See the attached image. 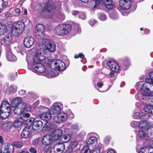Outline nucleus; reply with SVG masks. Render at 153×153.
<instances>
[{
	"label": "nucleus",
	"mask_w": 153,
	"mask_h": 153,
	"mask_svg": "<svg viewBox=\"0 0 153 153\" xmlns=\"http://www.w3.org/2000/svg\"><path fill=\"white\" fill-rule=\"evenodd\" d=\"M45 42L44 45L40 43L39 44V51L35 54L33 58L34 63L32 67L35 72L42 73L45 71L43 64L48 63L49 59L46 58L45 55L55 51L54 45L52 42L49 43L46 40Z\"/></svg>",
	"instance_id": "1"
},
{
	"label": "nucleus",
	"mask_w": 153,
	"mask_h": 153,
	"mask_svg": "<svg viewBox=\"0 0 153 153\" xmlns=\"http://www.w3.org/2000/svg\"><path fill=\"white\" fill-rule=\"evenodd\" d=\"M71 27L69 24H60L54 28V33L59 36H64L67 34L71 30Z\"/></svg>",
	"instance_id": "2"
},
{
	"label": "nucleus",
	"mask_w": 153,
	"mask_h": 153,
	"mask_svg": "<svg viewBox=\"0 0 153 153\" xmlns=\"http://www.w3.org/2000/svg\"><path fill=\"white\" fill-rule=\"evenodd\" d=\"M25 28L24 23L20 21L15 22L12 26L11 32L12 34L15 36H18L21 34Z\"/></svg>",
	"instance_id": "3"
},
{
	"label": "nucleus",
	"mask_w": 153,
	"mask_h": 153,
	"mask_svg": "<svg viewBox=\"0 0 153 153\" xmlns=\"http://www.w3.org/2000/svg\"><path fill=\"white\" fill-rule=\"evenodd\" d=\"M55 7L50 3L46 4L42 9L41 15L44 17L49 18L51 17L54 14Z\"/></svg>",
	"instance_id": "4"
},
{
	"label": "nucleus",
	"mask_w": 153,
	"mask_h": 153,
	"mask_svg": "<svg viewBox=\"0 0 153 153\" xmlns=\"http://www.w3.org/2000/svg\"><path fill=\"white\" fill-rule=\"evenodd\" d=\"M47 125L45 126V127L46 128V130L50 131V132H53L51 135L54 141L59 140L61 137L62 133V131L60 129H57L54 131L53 128H50L51 126L47 127Z\"/></svg>",
	"instance_id": "5"
},
{
	"label": "nucleus",
	"mask_w": 153,
	"mask_h": 153,
	"mask_svg": "<svg viewBox=\"0 0 153 153\" xmlns=\"http://www.w3.org/2000/svg\"><path fill=\"white\" fill-rule=\"evenodd\" d=\"M49 64L54 65L55 66L54 68L55 70L59 71H62L64 70L65 68V64L62 61L58 60L56 61H52L51 59H48Z\"/></svg>",
	"instance_id": "6"
},
{
	"label": "nucleus",
	"mask_w": 153,
	"mask_h": 153,
	"mask_svg": "<svg viewBox=\"0 0 153 153\" xmlns=\"http://www.w3.org/2000/svg\"><path fill=\"white\" fill-rule=\"evenodd\" d=\"M68 118V115L65 113H61L54 116V121L58 123H60L65 121Z\"/></svg>",
	"instance_id": "7"
},
{
	"label": "nucleus",
	"mask_w": 153,
	"mask_h": 153,
	"mask_svg": "<svg viewBox=\"0 0 153 153\" xmlns=\"http://www.w3.org/2000/svg\"><path fill=\"white\" fill-rule=\"evenodd\" d=\"M146 83H143L141 85L140 92L145 96H153V91H152L148 88V85Z\"/></svg>",
	"instance_id": "8"
},
{
	"label": "nucleus",
	"mask_w": 153,
	"mask_h": 153,
	"mask_svg": "<svg viewBox=\"0 0 153 153\" xmlns=\"http://www.w3.org/2000/svg\"><path fill=\"white\" fill-rule=\"evenodd\" d=\"M14 151V146L11 144H8L6 145H2L0 150V153H11Z\"/></svg>",
	"instance_id": "9"
},
{
	"label": "nucleus",
	"mask_w": 153,
	"mask_h": 153,
	"mask_svg": "<svg viewBox=\"0 0 153 153\" xmlns=\"http://www.w3.org/2000/svg\"><path fill=\"white\" fill-rule=\"evenodd\" d=\"M26 103L24 102H22L14 110V112L16 114L19 115L22 114L25 111Z\"/></svg>",
	"instance_id": "10"
},
{
	"label": "nucleus",
	"mask_w": 153,
	"mask_h": 153,
	"mask_svg": "<svg viewBox=\"0 0 153 153\" xmlns=\"http://www.w3.org/2000/svg\"><path fill=\"white\" fill-rule=\"evenodd\" d=\"M62 107V105L60 103L54 104L51 106L50 112L52 114H57L60 112Z\"/></svg>",
	"instance_id": "11"
},
{
	"label": "nucleus",
	"mask_w": 153,
	"mask_h": 153,
	"mask_svg": "<svg viewBox=\"0 0 153 153\" xmlns=\"http://www.w3.org/2000/svg\"><path fill=\"white\" fill-rule=\"evenodd\" d=\"M108 66L112 71L115 72L119 71V67L118 64L114 60H109L107 63Z\"/></svg>",
	"instance_id": "12"
},
{
	"label": "nucleus",
	"mask_w": 153,
	"mask_h": 153,
	"mask_svg": "<svg viewBox=\"0 0 153 153\" xmlns=\"http://www.w3.org/2000/svg\"><path fill=\"white\" fill-rule=\"evenodd\" d=\"M24 44L26 48H29L34 44V41L33 37L31 36H27L24 39Z\"/></svg>",
	"instance_id": "13"
},
{
	"label": "nucleus",
	"mask_w": 153,
	"mask_h": 153,
	"mask_svg": "<svg viewBox=\"0 0 153 153\" xmlns=\"http://www.w3.org/2000/svg\"><path fill=\"white\" fill-rule=\"evenodd\" d=\"M133 0H120L119 2L120 6L123 9L128 10L131 6V3Z\"/></svg>",
	"instance_id": "14"
},
{
	"label": "nucleus",
	"mask_w": 153,
	"mask_h": 153,
	"mask_svg": "<svg viewBox=\"0 0 153 153\" xmlns=\"http://www.w3.org/2000/svg\"><path fill=\"white\" fill-rule=\"evenodd\" d=\"M36 33V36L37 38L38 39L40 40V41H39V42H38V46L39 47V44L40 43H42V44L44 45L45 44V41H46V40H47L48 41V42H49V43L51 42H51L53 43V44H54V45L55 50L56 49V46H55V44H54V42L53 41H52L51 40H48L47 39H44V33Z\"/></svg>",
	"instance_id": "15"
},
{
	"label": "nucleus",
	"mask_w": 153,
	"mask_h": 153,
	"mask_svg": "<svg viewBox=\"0 0 153 153\" xmlns=\"http://www.w3.org/2000/svg\"><path fill=\"white\" fill-rule=\"evenodd\" d=\"M12 39L11 35L7 34L2 38L1 40V43L5 46H8L11 43Z\"/></svg>",
	"instance_id": "16"
},
{
	"label": "nucleus",
	"mask_w": 153,
	"mask_h": 153,
	"mask_svg": "<svg viewBox=\"0 0 153 153\" xmlns=\"http://www.w3.org/2000/svg\"><path fill=\"white\" fill-rule=\"evenodd\" d=\"M51 135H47L44 137L42 140V143L45 145H48L54 141Z\"/></svg>",
	"instance_id": "17"
},
{
	"label": "nucleus",
	"mask_w": 153,
	"mask_h": 153,
	"mask_svg": "<svg viewBox=\"0 0 153 153\" xmlns=\"http://www.w3.org/2000/svg\"><path fill=\"white\" fill-rule=\"evenodd\" d=\"M149 123L147 121L143 120L139 122L138 127L140 130H147L149 128Z\"/></svg>",
	"instance_id": "18"
},
{
	"label": "nucleus",
	"mask_w": 153,
	"mask_h": 153,
	"mask_svg": "<svg viewBox=\"0 0 153 153\" xmlns=\"http://www.w3.org/2000/svg\"><path fill=\"white\" fill-rule=\"evenodd\" d=\"M39 117L43 120L48 121L51 118V113L50 112H42L39 115Z\"/></svg>",
	"instance_id": "19"
},
{
	"label": "nucleus",
	"mask_w": 153,
	"mask_h": 153,
	"mask_svg": "<svg viewBox=\"0 0 153 153\" xmlns=\"http://www.w3.org/2000/svg\"><path fill=\"white\" fill-rule=\"evenodd\" d=\"M10 106L8 101H3L0 106V110L11 111Z\"/></svg>",
	"instance_id": "20"
},
{
	"label": "nucleus",
	"mask_w": 153,
	"mask_h": 153,
	"mask_svg": "<svg viewBox=\"0 0 153 153\" xmlns=\"http://www.w3.org/2000/svg\"><path fill=\"white\" fill-rule=\"evenodd\" d=\"M42 122L40 120L35 121L32 124L33 129L35 131H37L42 127Z\"/></svg>",
	"instance_id": "21"
},
{
	"label": "nucleus",
	"mask_w": 153,
	"mask_h": 153,
	"mask_svg": "<svg viewBox=\"0 0 153 153\" xmlns=\"http://www.w3.org/2000/svg\"><path fill=\"white\" fill-rule=\"evenodd\" d=\"M21 135L23 138H27L29 137L31 135L30 129L27 127L24 128L22 131Z\"/></svg>",
	"instance_id": "22"
},
{
	"label": "nucleus",
	"mask_w": 153,
	"mask_h": 153,
	"mask_svg": "<svg viewBox=\"0 0 153 153\" xmlns=\"http://www.w3.org/2000/svg\"><path fill=\"white\" fill-rule=\"evenodd\" d=\"M133 116L135 119H144V117H147L148 115V114L146 113H143L142 112L136 111L134 113Z\"/></svg>",
	"instance_id": "23"
},
{
	"label": "nucleus",
	"mask_w": 153,
	"mask_h": 153,
	"mask_svg": "<svg viewBox=\"0 0 153 153\" xmlns=\"http://www.w3.org/2000/svg\"><path fill=\"white\" fill-rule=\"evenodd\" d=\"M147 130H140L138 135L141 139L146 140L148 139L149 136L147 134Z\"/></svg>",
	"instance_id": "24"
},
{
	"label": "nucleus",
	"mask_w": 153,
	"mask_h": 153,
	"mask_svg": "<svg viewBox=\"0 0 153 153\" xmlns=\"http://www.w3.org/2000/svg\"><path fill=\"white\" fill-rule=\"evenodd\" d=\"M54 146L55 148L57 150V151L60 153H62L65 149V145L63 143H58L55 144Z\"/></svg>",
	"instance_id": "25"
},
{
	"label": "nucleus",
	"mask_w": 153,
	"mask_h": 153,
	"mask_svg": "<svg viewBox=\"0 0 153 153\" xmlns=\"http://www.w3.org/2000/svg\"><path fill=\"white\" fill-rule=\"evenodd\" d=\"M10 111L0 110V117L2 119L7 118L10 115Z\"/></svg>",
	"instance_id": "26"
},
{
	"label": "nucleus",
	"mask_w": 153,
	"mask_h": 153,
	"mask_svg": "<svg viewBox=\"0 0 153 153\" xmlns=\"http://www.w3.org/2000/svg\"><path fill=\"white\" fill-rule=\"evenodd\" d=\"M9 51L7 52V59L10 61L12 62L16 61V57L12 53L10 49H9Z\"/></svg>",
	"instance_id": "27"
},
{
	"label": "nucleus",
	"mask_w": 153,
	"mask_h": 153,
	"mask_svg": "<svg viewBox=\"0 0 153 153\" xmlns=\"http://www.w3.org/2000/svg\"><path fill=\"white\" fill-rule=\"evenodd\" d=\"M97 139L95 137L92 136L88 137L86 140V142L88 144H92L97 143Z\"/></svg>",
	"instance_id": "28"
},
{
	"label": "nucleus",
	"mask_w": 153,
	"mask_h": 153,
	"mask_svg": "<svg viewBox=\"0 0 153 153\" xmlns=\"http://www.w3.org/2000/svg\"><path fill=\"white\" fill-rule=\"evenodd\" d=\"M45 28L43 25L42 24H38L35 28L36 33H44Z\"/></svg>",
	"instance_id": "29"
},
{
	"label": "nucleus",
	"mask_w": 153,
	"mask_h": 153,
	"mask_svg": "<svg viewBox=\"0 0 153 153\" xmlns=\"http://www.w3.org/2000/svg\"><path fill=\"white\" fill-rule=\"evenodd\" d=\"M22 102V100L20 98L16 97L12 101L11 105L12 107L15 108Z\"/></svg>",
	"instance_id": "30"
},
{
	"label": "nucleus",
	"mask_w": 153,
	"mask_h": 153,
	"mask_svg": "<svg viewBox=\"0 0 153 153\" xmlns=\"http://www.w3.org/2000/svg\"><path fill=\"white\" fill-rule=\"evenodd\" d=\"M104 4L107 9H111L113 7L112 0H104Z\"/></svg>",
	"instance_id": "31"
},
{
	"label": "nucleus",
	"mask_w": 153,
	"mask_h": 153,
	"mask_svg": "<svg viewBox=\"0 0 153 153\" xmlns=\"http://www.w3.org/2000/svg\"><path fill=\"white\" fill-rule=\"evenodd\" d=\"M23 122L19 119H17L14 122L13 126L15 128H19L22 125Z\"/></svg>",
	"instance_id": "32"
},
{
	"label": "nucleus",
	"mask_w": 153,
	"mask_h": 153,
	"mask_svg": "<svg viewBox=\"0 0 153 153\" xmlns=\"http://www.w3.org/2000/svg\"><path fill=\"white\" fill-rule=\"evenodd\" d=\"M152 106L150 105H147L145 106L143 108V110L145 112H147L148 113H150L151 111V109Z\"/></svg>",
	"instance_id": "33"
},
{
	"label": "nucleus",
	"mask_w": 153,
	"mask_h": 153,
	"mask_svg": "<svg viewBox=\"0 0 153 153\" xmlns=\"http://www.w3.org/2000/svg\"><path fill=\"white\" fill-rule=\"evenodd\" d=\"M100 146H97L94 149L91 150L90 153H100Z\"/></svg>",
	"instance_id": "34"
},
{
	"label": "nucleus",
	"mask_w": 153,
	"mask_h": 153,
	"mask_svg": "<svg viewBox=\"0 0 153 153\" xmlns=\"http://www.w3.org/2000/svg\"><path fill=\"white\" fill-rule=\"evenodd\" d=\"M78 145V143L75 140H73L71 141L70 145V147L72 149L75 148Z\"/></svg>",
	"instance_id": "35"
},
{
	"label": "nucleus",
	"mask_w": 153,
	"mask_h": 153,
	"mask_svg": "<svg viewBox=\"0 0 153 153\" xmlns=\"http://www.w3.org/2000/svg\"><path fill=\"white\" fill-rule=\"evenodd\" d=\"M71 138L70 134H67L64 135L62 137V139H64L63 141L65 142H66L69 141Z\"/></svg>",
	"instance_id": "36"
},
{
	"label": "nucleus",
	"mask_w": 153,
	"mask_h": 153,
	"mask_svg": "<svg viewBox=\"0 0 153 153\" xmlns=\"http://www.w3.org/2000/svg\"><path fill=\"white\" fill-rule=\"evenodd\" d=\"M91 150L87 146H84L81 151V153H90Z\"/></svg>",
	"instance_id": "37"
},
{
	"label": "nucleus",
	"mask_w": 153,
	"mask_h": 153,
	"mask_svg": "<svg viewBox=\"0 0 153 153\" xmlns=\"http://www.w3.org/2000/svg\"><path fill=\"white\" fill-rule=\"evenodd\" d=\"M46 76L48 78H51L53 76V73L51 70H49L46 72Z\"/></svg>",
	"instance_id": "38"
},
{
	"label": "nucleus",
	"mask_w": 153,
	"mask_h": 153,
	"mask_svg": "<svg viewBox=\"0 0 153 153\" xmlns=\"http://www.w3.org/2000/svg\"><path fill=\"white\" fill-rule=\"evenodd\" d=\"M145 81V82L144 83H146V85H148V86L149 85H152V86H153V80L151 78H146Z\"/></svg>",
	"instance_id": "39"
},
{
	"label": "nucleus",
	"mask_w": 153,
	"mask_h": 153,
	"mask_svg": "<svg viewBox=\"0 0 153 153\" xmlns=\"http://www.w3.org/2000/svg\"><path fill=\"white\" fill-rule=\"evenodd\" d=\"M5 27L3 26L0 23V35H2L4 34L6 31Z\"/></svg>",
	"instance_id": "40"
},
{
	"label": "nucleus",
	"mask_w": 153,
	"mask_h": 153,
	"mask_svg": "<svg viewBox=\"0 0 153 153\" xmlns=\"http://www.w3.org/2000/svg\"><path fill=\"white\" fill-rule=\"evenodd\" d=\"M17 87L15 85H10L8 89L10 92H14L16 91Z\"/></svg>",
	"instance_id": "41"
},
{
	"label": "nucleus",
	"mask_w": 153,
	"mask_h": 153,
	"mask_svg": "<svg viewBox=\"0 0 153 153\" xmlns=\"http://www.w3.org/2000/svg\"><path fill=\"white\" fill-rule=\"evenodd\" d=\"M139 124V122L135 121H132L131 123V126L134 128L138 127Z\"/></svg>",
	"instance_id": "42"
},
{
	"label": "nucleus",
	"mask_w": 153,
	"mask_h": 153,
	"mask_svg": "<svg viewBox=\"0 0 153 153\" xmlns=\"http://www.w3.org/2000/svg\"><path fill=\"white\" fill-rule=\"evenodd\" d=\"M34 119L33 117L30 118L26 120V123L28 125H30L33 123L34 121Z\"/></svg>",
	"instance_id": "43"
},
{
	"label": "nucleus",
	"mask_w": 153,
	"mask_h": 153,
	"mask_svg": "<svg viewBox=\"0 0 153 153\" xmlns=\"http://www.w3.org/2000/svg\"><path fill=\"white\" fill-rule=\"evenodd\" d=\"M148 149H149L146 147L142 148L141 149L139 153H149L148 152H147V150L148 151H149Z\"/></svg>",
	"instance_id": "44"
},
{
	"label": "nucleus",
	"mask_w": 153,
	"mask_h": 153,
	"mask_svg": "<svg viewBox=\"0 0 153 153\" xmlns=\"http://www.w3.org/2000/svg\"><path fill=\"white\" fill-rule=\"evenodd\" d=\"M14 145L16 147L20 148L23 146V144L21 142H14Z\"/></svg>",
	"instance_id": "45"
},
{
	"label": "nucleus",
	"mask_w": 153,
	"mask_h": 153,
	"mask_svg": "<svg viewBox=\"0 0 153 153\" xmlns=\"http://www.w3.org/2000/svg\"><path fill=\"white\" fill-rule=\"evenodd\" d=\"M50 153H60L59 152L57 151V150L55 148V147L54 146L52 147L50 152Z\"/></svg>",
	"instance_id": "46"
},
{
	"label": "nucleus",
	"mask_w": 153,
	"mask_h": 153,
	"mask_svg": "<svg viewBox=\"0 0 153 153\" xmlns=\"http://www.w3.org/2000/svg\"><path fill=\"white\" fill-rule=\"evenodd\" d=\"M85 57L84 55L81 53H79V54H76L74 56V57L75 59H77L79 57L83 59Z\"/></svg>",
	"instance_id": "47"
},
{
	"label": "nucleus",
	"mask_w": 153,
	"mask_h": 153,
	"mask_svg": "<svg viewBox=\"0 0 153 153\" xmlns=\"http://www.w3.org/2000/svg\"><path fill=\"white\" fill-rule=\"evenodd\" d=\"M99 19L101 20H105L106 19V17L105 14H101L99 16Z\"/></svg>",
	"instance_id": "48"
},
{
	"label": "nucleus",
	"mask_w": 153,
	"mask_h": 153,
	"mask_svg": "<svg viewBox=\"0 0 153 153\" xmlns=\"http://www.w3.org/2000/svg\"><path fill=\"white\" fill-rule=\"evenodd\" d=\"M22 114H23V117L25 118H27L30 117V114L29 113L24 112H23Z\"/></svg>",
	"instance_id": "49"
},
{
	"label": "nucleus",
	"mask_w": 153,
	"mask_h": 153,
	"mask_svg": "<svg viewBox=\"0 0 153 153\" xmlns=\"http://www.w3.org/2000/svg\"><path fill=\"white\" fill-rule=\"evenodd\" d=\"M89 23L90 25L92 26L94 25L96 23V21L94 19H91L89 21Z\"/></svg>",
	"instance_id": "50"
},
{
	"label": "nucleus",
	"mask_w": 153,
	"mask_h": 153,
	"mask_svg": "<svg viewBox=\"0 0 153 153\" xmlns=\"http://www.w3.org/2000/svg\"><path fill=\"white\" fill-rule=\"evenodd\" d=\"M1 6L2 7L5 8L8 5V2L7 1H3Z\"/></svg>",
	"instance_id": "51"
},
{
	"label": "nucleus",
	"mask_w": 153,
	"mask_h": 153,
	"mask_svg": "<svg viewBox=\"0 0 153 153\" xmlns=\"http://www.w3.org/2000/svg\"><path fill=\"white\" fill-rule=\"evenodd\" d=\"M79 17L80 18L83 19H84L86 18L85 15L82 13H79Z\"/></svg>",
	"instance_id": "52"
},
{
	"label": "nucleus",
	"mask_w": 153,
	"mask_h": 153,
	"mask_svg": "<svg viewBox=\"0 0 153 153\" xmlns=\"http://www.w3.org/2000/svg\"><path fill=\"white\" fill-rule=\"evenodd\" d=\"M29 151L32 153H36L37 152L36 149L33 147L29 149Z\"/></svg>",
	"instance_id": "53"
},
{
	"label": "nucleus",
	"mask_w": 153,
	"mask_h": 153,
	"mask_svg": "<svg viewBox=\"0 0 153 153\" xmlns=\"http://www.w3.org/2000/svg\"><path fill=\"white\" fill-rule=\"evenodd\" d=\"M101 1V0H95V5L94 6V7H96L97 6L99 5Z\"/></svg>",
	"instance_id": "54"
},
{
	"label": "nucleus",
	"mask_w": 153,
	"mask_h": 153,
	"mask_svg": "<svg viewBox=\"0 0 153 153\" xmlns=\"http://www.w3.org/2000/svg\"><path fill=\"white\" fill-rule=\"evenodd\" d=\"M71 129L72 131L73 130L76 131L78 129V127L76 125H72L71 126Z\"/></svg>",
	"instance_id": "55"
},
{
	"label": "nucleus",
	"mask_w": 153,
	"mask_h": 153,
	"mask_svg": "<svg viewBox=\"0 0 153 153\" xmlns=\"http://www.w3.org/2000/svg\"><path fill=\"white\" fill-rule=\"evenodd\" d=\"M39 139H36L34 140L32 142L33 144L34 145L37 144L39 143Z\"/></svg>",
	"instance_id": "56"
},
{
	"label": "nucleus",
	"mask_w": 153,
	"mask_h": 153,
	"mask_svg": "<svg viewBox=\"0 0 153 153\" xmlns=\"http://www.w3.org/2000/svg\"><path fill=\"white\" fill-rule=\"evenodd\" d=\"M110 16L111 18L113 19H116L118 17V15L117 14H115L114 15V14L113 15L111 14L110 15Z\"/></svg>",
	"instance_id": "57"
},
{
	"label": "nucleus",
	"mask_w": 153,
	"mask_h": 153,
	"mask_svg": "<svg viewBox=\"0 0 153 153\" xmlns=\"http://www.w3.org/2000/svg\"><path fill=\"white\" fill-rule=\"evenodd\" d=\"M26 92V91L25 90H21L19 91V93L22 95L24 94Z\"/></svg>",
	"instance_id": "58"
},
{
	"label": "nucleus",
	"mask_w": 153,
	"mask_h": 153,
	"mask_svg": "<svg viewBox=\"0 0 153 153\" xmlns=\"http://www.w3.org/2000/svg\"><path fill=\"white\" fill-rule=\"evenodd\" d=\"M103 85V83L101 82H99L97 84V86L98 87H101Z\"/></svg>",
	"instance_id": "59"
},
{
	"label": "nucleus",
	"mask_w": 153,
	"mask_h": 153,
	"mask_svg": "<svg viewBox=\"0 0 153 153\" xmlns=\"http://www.w3.org/2000/svg\"><path fill=\"white\" fill-rule=\"evenodd\" d=\"M72 13L73 15L76 16L79 13V12L76 10H73L72 12Z\"/></svg>",
	"instance_id": "60"
},
{
	"label": "nucleus",
	"mask_w": 153,
	"mask_h": 153,
	"mask_svg": "<svg viewBox=\"0 0 153 153\" xmlns=\"http://www.w3.org/2000/svg\"><path fill=\"white\" fill-rule=\"evenodd\" d=\"M15 12L18 15H19L21 13L20 10L19 8L16 9L15 10Z\"/></svg>",
	"instance_id": "61"
},
{
	"label": "nucleus",
	"mask_w": 153,
	"mask_h": 153,
	"mask_svg": "<svg viewBox=\"0 0 153 153\" xmlns=\"http://www.w3.org/2000/svg\"><path fill=\"white\" fill-rule=\"evenodd\" d=\"M77 33H81V29L79 28L78 26H77V28H76Z\"/></svg>",
	"instance_id": "62"
},
{
	"label": "nucleus",
	"mask_w": 153,
	"mask_h": 153,
	"mask_svg": "<svg viewBox=\"0 0 153 153\" xmlns=\"http://www.w3.org/2000/svg\"><path fill=\"white\" fill-rule=\"evenodd\" d=\"M107 153H115V151L113 149L108 150Z\"/></svg>",
	"instance_id": "63"
},
{
	"label": "nucleus",
	"mask_w": 153,
	"mask_h": 153,
	"mask_svg": "<svg viewBox=\"0 0 153 153\" xmlns=\"http://www.w3.org/2000/svg\"><path fill=\"white\" fill-rule=\"evenodd\" d=\"M149 145H150V146L151 148L153 149V141H151L149 143Z\"/></svg>",
	"instance_id": "64"
}]
</instances>
